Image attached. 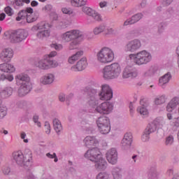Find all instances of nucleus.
Segmentation results:
<instances>
[{
  "label": "nucleus",
  "mask_w": 179,
  "mask_h": 179,
  "mask_svg": "<svg viewBox=\"0 0 179 179\" xmlns=\"http://www.w3.org/2000/svg\"><path fill=\"white\" fill-rule=\"evenodd\" d=\"M17 85H21L18 90V94L20 97L26 96L31 90V82L30 77L24 73H20L15 76Z\"/></svg>",
  "instance_id": "obj_1"
},
{
  "label": "nucleus",
  "mask_w": 179,
  "mask_h": 179,
  "mask_svg": "<svg viewBox=\"0 0 179 179\" xmlns=\"http://www.w3.org/2000/svg\"><path fill=\"white\" fill-rule=\"evenodd\" d=\"M101 73L103 79L106 80L115 79L121 75V66L118 63H113L103 67Z\"/></svg>",
  "instance_id": "obj_2"
},
{
  "label": "nucleus",
  "mask_w": 179,
  "mask_h": 179,
  "mask_svg": "<svg viewBox=\"0 0 179 179\" xmlns=\"http://www.w3.org/2000/svg\"><path fill=\"white\" fill-rule=\"evenodd\" d=\"M114 58H115L114 51L108 47L102 48L96 53V59L99 64H110L114 61Z\"/></svg>",
  "instance_id": "obj_3"
},
{
  "label": "nucleus",
  "mask_w": 179,
  "mask_h": 179,
  "mask_svg": "<svg viewBox=\"0 0 179 179\" xmlns=\"http://www.w3.org/2000/svg\"><path fill=\"white\" fill-rule=\"evenodd\" d=\"M97 104H99V101H96L94 96H91L87 103V106L90 107V108H96V111H97V113H101V111L110 113V111L113 110V104L110 103V102L102 103L98 107Z\"/></svg>",
  "instance_id": "obj_4"
},
{
  "label": "nucleus",
  "mask_w": 179,
  "mask_h": 179,
  "mask_svg": "<svg viewBox=\"0 0 179 179\" xmlns=\"http://www.w3.org/2000/svg\"><path fill=\"white\" fill-rule=\"evenodd\" d=\"M129 58L133 59L134 62L136 64V65H145V64L150 62L152 55H150V53L148 51L143 50L136 55H130Z\"/></svg>",
  "instance_id": "obj_5"
},
{
  "label": "nucleus",
  "mask_w": 179,
  "mask_h": 179,
  "mask_svg": "<svg viewBox=\"0 0 179 179\" xmlns=\"http://www.w3.org/2000/svg\"><path fill=\"white\" fill-rule=\"evenodd\" d=\"M96 125L100 134L107 135L111 131V122L110 119L106 116H101L96 120Z\"/></svg>",
  "instance_id": "obj_6"
},
{
  "label": "nucleus",
  "mask_w": 179,
  "mask_h": 179,
  "mask_svg": "<svg viewBox=\"0 0 179 179\" xmlns=\"http://www.w3.org/2000/svg\"><path fill=\"white\" fill-rule=\"evenodd\" d=\"M28 155H24L21 150L15 151L13 152V159L20 166H25L26 163L31 162V151H28Z\"/></svg>",
  "instance_id": "obj_7"
},
{
  "label": "nucleus",
  "mask_w": 179,
  "mask_h": 179,
  "mask_svg": "<svg viewBox=\"0 0 179 179\" xmlns=\"http://www.w3.org/2000/svg\"><path fill=\"white\" fill-rule=\"evenodd\" d=\"M58 65L59 64L57 62L50 60L49 58H43L35 62V66L43 71L51 69V68H57Z\"/></svg>",
  "instance_id": "obj_8"
},
{
  "label": "nucleus",
  "mask_w": 179,
  "mask_h": 179,
  "mask_svg": "<svg viewBox=\"0 0 179 179\" xmlns=\"http://www.w3.org/2000/svg\"><path fill=\"white\" fill-rule=\"evenodd\" d=\"M29 34L24 29H17L12 32L10 35L11 43H21L23 40H26Z\"/></svg>",
  "instance_id": "obj_9"
},
{
  "label": "nucleus",
  "mask_w": 179,
  "mask_h": 179,
  "mask_svg": "<svg viewBox=\"0 0 179 179\" xmlns=\"http://www.w3.org/2000/svg\"><path fill=\"white\" fill-rule=\"evenodd\" d=\"M82 37V33L78 29H72L71 31H66L62 35V40L64 43H69L75 38H80Z\"/></svg>",
  "instance_id": "obj_10"
},
{
  "label": "nucleus",
  "mask_w": 179,
  "mask_h": 179,
  "mask_svg": "<svg viewBox=\"0 0 179 179\" xmlns=\"http://www.w3.org/2000/svg\"><path fill=\"white\" fill-rule=\"evenodd\" d=\"M84 157L85 159L94 162L96 160L101 159V157H103V155L98 148H94L88 150L84 155Z\"/></svg>",
  "instance_id": "obj_11"
},
{
  "label": "nucleus",
  "mask_w": 179,
  "mask_h": 179,
  "mask_svg": "<svg viewBox=\"0 0 179 179\" xmlns=\"http://www.w3.org/2000/svg\"><path fill=\"white\" fill-rule=\"evenodd\" d=\"M38 32L36 34V36L40 40H44L47 37H50V24L42 23L41 25H38Z\"/></svg>",
  "instance_id": "obj_12"
},
{
  "label": "nucleus",
  "mask_w": 179,
  "mask_h": 179,
  "mask_svg": "<svg viewBox=\"0 0 179 179\" xmlns=\"http://www.w3.org/2000/svg\"><path fill=\"white\" fill-rule=\"evenodd\" d=\"M100 100L108 101L113 99V90L107 85H102V90L99 94Z\"/></svg>",
  "instance_id": "obj_13"
},
{
  "label": "nucleus",
  "mask_w": 179,
  "mask_h": 179,
  "mask_svg": "<svg viewBox=\"0 0 179 179\" xmlns=\"http://www.w3.org/2000/svg\"><path fill=\"white\" fill-rule=\"evenodd\" d=\"M12 58H13V50L12 48H4L1 51L0 54V59L3 61V62H8Z\"/></svg>",
  "instance_id": "obj_14"
},
{
  "label": "nucleus",
  "mask_w": 179,
  "mask_h": 179,
  "mask_svg": "<svg viewBox=\"0 0 179 179\" xmlns=\"http://www.w3.org/2000/svg\"><path fill=\"white\" fill-rule=\"evenodd\" d=\"M82 10L84 13L88 15V16H91L96 22L101 20V15L90 7H83Z\"/></svg>",
  "instance_id": "obj_15"
},
{
  "label": "nucleus",
  "mask_w": 179,
  "mask_h": 179,
  "mask_svg": "<svg viewBox=\"0 0 179 179\" xmlns=\"http://www.w3.org/2000/svg\"><path fill=\"white\" fill-rule=\"evenodd\" d=\"M106 159L110 164H115L118 159V153L115 148L109 150L106 153Z\"/></svg>",
  "instance_id": "obj_16"
},
{
  "label": "nucleus",
  "mask_w": 179,
  "mask_h": 179,
  "mask_svg": "<svg viewBox=\"0 0 179 179\" xmlns=\"http://www.w3.org/2000/svg\"><path fill=\"white\" fill-rule=\"evenodd\" d=\"M86 66H87V59H86V57H83L77 62L76 65L71 67V71L73 72H78L86 69Z\"/></svg>",
  "instance_id": "obj_17"
},
{
  "label": "nucleus",
  "mask_w": 179,
  "mask_h": 179,
  "mask_svg": "<svg viewBox=\"0 0 179 179\" xmlns=\"http://www.w3.org/2000/svg\"><path fill=\"white\" fill-rule=\"evenodd\" d=\"M141 48V41L138 39L133 40L129 41L125 46V51H130L131 52H134V51H136Z\"/></svg>",
  "instance_id": "obj_18"
},
{
  "label": "nucleus",
  "mask_w": 179,
  "mask_h": 179,
  "mask_svg": "<svg viewBox=\"0 0 179 179\" xmlns=\"http://www.w3.org/2000/svg\"><path fill=\"white\" fill-rule=\"evenodd\" d=\"M55 80V76L52 73H48L40 79V83L41 85H51V83H54Z\"/></svg>",
  "instance_id": "obj_19"
},
{
  "label": "nucleus",
  "mask_w": 179,
  "mask_h": 179,
  "mask_svg": "<svg viewBox=\"0 0 179 179\" xmlns=\"http://www.w3.org/2000/svg\"><path fill=\"white\" fill-rule=\"evenodd\" d=\"M84 143L87 148H90L92 146H99V140H97V138H96L94 136H87L84 139Z\"/></svg>",
  "instance_id": "obj_20"
},
{
  "label": "nucleus",
  "mask_w": 179,
  "mask_h": 179,
  "mask_svg": "<svg viewBox=\"0 0 179 179\" xmlns=\"http://www.w3.org/2000/svg\"><path fill=\"white\" fill-rule=\"evenodd\" d=\"M179 104V98L177 96L173 97L168 103L166 106V110L168 113H173L176 108H177V106Z\"/></svg>",
  "instance_id": "obj_21"
},
{
  "label": "nucleus",
  "mask_w": 179,
  "mask_h": 179,
  "mask_svg": "<svg viewBox=\"0 0 179 179\" xmlns=\"http://www.w3.org/2000/svg\"><path fill=\"white\" fill-rule=\"evenodd\" d=\"M0 71L6 73H13V72L16 71V69L15 66L11 64L3 63L0 64Z\"/></svg>",
  "instance_id": "obj_22"
},
{
  "label": "nucleus",
  "mask_w": 179,
  "mask_h": 179,
  "mask_svg": "<svg viewBox=\"0 0 179 179\" xmlns=\"http://www.w3.org/2000/svg\"><path fill=\"white\" fill-rule=\"evenodd\" d=\"M132 145V134L126 133L122 140V146L123 148H129Z\"/></svg>",
  "instance_id": "obj_23"
},
{
  "label": "nucleus",
  "mask_w": 179,
  "mask_h": 179,
  "mask_svg": "<svg viewBox=\"0 0 179 179\" xmlns=\"http://www.w3.org/2000/svg\"><path fill=\"white\" fill-rule=\"evenodd\" d=\"M138 76V72L134 69L129 68L124 69L122 74L124 79H128V78H136Z\"/></svg>",
  "instance_id": "obj_24"
},
{
  "label": "nucleus",
  "mask_w": 179,
  "mask_h": 179,
  "mask_svg": "<svg viewBox=\"0 0 179 179\" xmlns=\"http://www.w3.org/2000/svg\"><path fill=\"white\" fill-rule=\"evenodd\" d=\"M94 163L95 164L96 170H106L107 169V162H106V159L103 157L99 159L94 161Z\"/></svg>",
  "instance_id": "obj_25"
},
{
  "label": "nucleus",
  "mask_w": 179,
  "mask_h": 179,
  "mask_svg": "<svg viewBox=\"0 0 179 179\" xmlns=\"http://www.w3.org/2000/svg\"><path fill=\"white\" fill-rule=\"evenodd\" d=\"M142 13H138L131 17V18L127 20L124 22V26H129V24H134L136 22H139L141 18L143 17Z\"/></svg>",
  "instance_id": "obj_26"
},
{
  "label": "nucleus",
  "mask_w": 179,
  "mask_h": 179,
  "mask_svg": "<svg viewBox=\"0 0 179 179\" xmlns=\"http://www.w3.org/2000/svg\"><path fill=\"white\" fill-rule=\"evenodd\" d=\"M148 101L146 99H142L140 100V106L137 108V113H148Z\"/></svg>",
  "instance_id": "obj_27"
},
{
  "label": "nucleus",
  "mask_w": 179,
  "mask_h": 179,
  "mask_svg": "<svg viewBox=\"0 0 179 179\" xmlns=\"http://www.w3.org/2000/svg\"><path fill=\"white\" fill-rule=\"evenodd\" d=\"M83 55V50H79L76 54L71 55L69 57V64H75L80 57Z\"/></svg>",
  "instance_id": "obj_28"
},
{
  "label": "nucleus",
  "mask_w": 179,
  "mask_h": 179,
  "mask_svg": "<svg viewBox=\"0 0 179 179\" xmlns=\"http://www.w3.org/2000/svg\"><path fill=\"white\" fill-rule=\"evenodd\" d=\"M67 1L70 2L71 6L80 8V6H85L86 5L87 0H67Z\"/></svg>",
  "instance_id": "obj_29"
},
{
  "label": "nucleus",
  "mask_w": 179,
  "mask_h": 179,
  "mask_svg": "<svg viewBox=\"0 0 179 179\" xmlns=\"http://www.w3.org/2000/svg\"><path fill=\"white\" fill-rule=\"evenodd\" d=\"M171 79V74H170V73H167L159 78V86H163L164 85H166V83H169Z\"/></svg>",
  "instance_id": "obj_30"
},
{
  "label": "nucleus",
  "mask_w": 179,
  "mask_h": 179,
  "mask_svg": "<svg viewBox=\"0 0 179 179\" xmlns=\"http://www.w3.org/2000/svg\"><path fill=\"white\" fill-rule=\"evenodd\" d=\"M176 117V113H174L167 114V117L169 120H173V122H172V125L173 127H176L177 128H178V127H179V117Z\"/></svg>",
  "instance_id": "obj_31"
},
{
  "label": "nucleus",
  "mask_w": 179,
  "mask_h": 179,
  "mask_svg": "<svg viewBox=\"0 0 179 179\" xmlns=\"http://www.w3.org/2000/svg\"><path fill=\"white\" fill-rule=\"evenodd\" d=\"M53 127L56 132H61V131H62V124L59 120L57 118L53 120Z\"/></svg>",
  "instance_id": "obj_32"
},
{
  "label": "nucleus",
  "mask_w": 179,
  "mask_h": 179,
  "mask_svg": "<svg viewBox=\"0 0 179 179\" xmlns=\"http://www.w3.org/2000/svg\"><path fill=\"white\" fill-rule=\"evenodd\" d=\"M12 93H13V89L12 87H6L3 90H2V97L4 99L10 97V96H12Z\"/></svg>",
  "instance_id": "obj_33"
},
{
  "label": "nucleus",
  "mask_w": 179,
  "mask_h": 179,
  "mask_svg": "<svg viewBox=\"0 0 179 179\" xmlns=\"http://www.w3.org/2000/svg\"><path fill=\"white\" fill-rule=\"evenodd\" d=\"M106 31V25H100L99 27H96L93 29V33L95 36H99V34H101V33H104Z\"/></svg>",
  "instance_id": "obj_34"
},
{
  "label": "nucleus",
  "mask_w": 179,
  "mask_h": 179,
  "mask_svg": "<svg viewBox=\"0 0 179 179\" xmlns=\"http://www.w3.org/2000/svg\"><path fill=\"white\" fill-rule=\"evenodd\" d=\"M80 44V41L79 38H74L69 43V50H76L78 48V45Z\"/></svg>",
  "instance_id": "obj_35"
},
{
  "label": "nucleus",
  "mask_w": 179,
  "mask_h": 179,
  "mask_svg": "<svg viewBox=\"0 0 179 179\" xmlns=\"http://www.w3.org/2000/svg\"><path fill=\"white\" fill-rule=\"evenodd\" d=\"M156 129H157V128L156 127V124L153 122L152 123H150L148 125L145 131L148 132V134H152V132H155Z\"/></svg>",
  "instance_id": "obj_36"
},
{
  "label": "nucleus",
  "mask_w": 179,
  "mask_h": 179,
  "mask_svg": "<svg viewBox=\"0 0 179 179\" xmlns=\"http://www.w3.org/2000/svg\"><path fill=\"white\" fill-rule=\"evenodd\" d=\"M27 15L28 14L26 13V11H24V10H22L18 13L17 16L15 18V20H17V22H20V20L26 19V17H27Z\"/></svg>",
  "instance_id": "obj_37"
},
{
  "label": "nucleus",
  "mask_w": 179,
  "mask_h": 179,
  "mask_svg": "<svg viewBox=\"0 0 179 179\" xmlns=\"http://www.w3.org/2000/svg\"><path fill=\"white\" fill-rule=\"evenodd\" d=\"M153 122L155 124L156 128L162 129L166 125V122L162 119H156Z\"/></svg>",
  "instance_id": "obj_38"
},
{
  "label": "nucleus",
  "mask_w": 179,
  "mask_h": 179,
  "mask_svg": "<svg viewBox=\"0 0 179 179\" xmlns=\"http://www.w3.org/2000/svg\"><path fill=\"white\" fill-rule=\"evenodd\" d=\"M103 33L106 36H113V34H116L117 31L113 27H108L106 28Z\"/></svg>",
  "instance_id": "obj_39"
},
{
  "label": "nucleus",
  "mask_w": 179,
  "mask_h": 179,
  "mask_svg": "<svg viewBox=\"0 0 179 179\" xmlns=\"http://www.w3.org/2000/svg\"><path fill=\"white\" fill-rule=\"evenodd\" d=\"M164 103H166V96H164V95L158 96L155 100V103L157 104V106L163 104Z\"/></svg>",
  "instance_id": "obj_40"
},
{
  "label": "nucleus",
  "mask_w": 179,
  "mask_h": 179,
  "mask_svg": "<svg viewBox=\"0 0 179 179\" xmlns=\"http://www.w3.org/2000/svg\"><path fill=\"white\" fill-rule=\"evenodd\" d=\"M37 20V15L36 14H28L27 15V23H33Z\"/></svg>",
  "instance_id": "obj_41"
},
{
  "label": "nucleus",
  "mask_w": 179,
  "mask_h": 179,
  "mask_svg": "<svg viewBox=\"0 0 179 179\" xmlns=\"http://www.w3.org/2000/svg\"><path fill=\"white\" fill-rule=\"evenodd\" d=\"M96 179H110V175L106 172H101L96 176Z\"/></svg>",
  "instance_id": "obj_42"
},
{
  "label": "nucleus",
  "mask_w": 179,
  "mask_h": 179,
  "mask_svg": "<svg viewBox=\"0 0 179 179\" xmlns=\"http://www.w3.org/2000/svg\"><path fill=\"white\" fill-rule=\"evenodd\" d=\"M62 12L64 15H73V10L72 8H69V7H63L62 8Z\"/></svg>",
  "instance_id": "obj_43"
},
{
  "label": "nucleus",
  "mask_w": 179,
  "mask_h": 179,
  "mask_svg": "<svg viewBox=\"0 0 179 179\" xmlns=\"http://www.w3.org/2000/svg\"><path fill=\"white\" fill-rule=\"evenodd\" d=\"M4 12L8 15V16H13V8L10 6H7L4 8Z\"/></svg>",
  "instance_id": "obj_44"
},
{
  "label": "nucleus",
  "mask_w": 179,
  "mask_h": 179,
  "mask_svg": "<svg viewBox=\"0 0 179 179\" xmlns=\"http://www.w3.org/2000/svg\"><path fill=\"white\" fill-rule=\"evenodd\" d=\"M113 176L114 179H121V175H120V169H117L113 171Z\"/></svg>",
  "instance_id": "obj_45"
},
{
  "label": "nucleus",
  "mask_w": 179,
  "mask_h": 179,
  "mask_svg": "<svg viewBox=\"0 0 179 179\" xmlns=\"http://www.w3.org/2000/svg\"><path fill=\"white\" fill-rule=\"evenodd\" d=\"M173 142H174V137L173 136H169L166 138L165 145H172Z\"/></svg>",
  "instance_id": "obj_46"
},
{
  "label": "nucleus",
  "mask_w": 179,
  "mask_h": 179,
  "mask_svg": "<svg viewBox=\"0 0 179 179\" xmlns=\"http://www.w3.org/2000/svg\"><path fill=\"white\" fill-rule=\"evenodd\" d=\"M44 127L45 134H50V132H51V125L50 124V122H45Z\"/></svg>",
  "instance_id": "obj_47"
},
{
  "label": "nucleus",
  "mask_w": 179,
  "mask_h": 179,
  "mask_svg": "<svg viewBox=\"0 0 179 179\" xmlns=\"http://www.w3.org/2000/svg\"><path fill=\"white\" fill-rule=\"evenodd\" d=\"M50 46L52 48H55L57 51H59L64 48L62 45L57 43H52Z\"/></svg>",
  "instance_id": "obj_48"
},
{
  "label": "nucleus",
  "mask_w": 179,
  "mask_h": 179,
  "mask_svg": "<svg viewBox=\"0 0 179 179\" xmlns=\"http://www.w3.org/2000/svg\"><path fill=\"white\" fill-rule=\"evenodd\" d=\"M8 108L5 105H2V99H0V113H6Z\"/></svg>",
  "instance_id": "obj_49"
},
{
  "label": "nucleus",
  "mask_w": 179,
  "mask_h": 179,
  "mask_svg": "<svg viewBox=\"0 0 179 179\" xmlns=\"http://www.w3.org/2000/svg\"><path fill=\"white\" fill-rule=\"evenodd\" d=\"M149 135L150 134L145 130L144 134H143L141 138L143 142H146V141H149Z\"/></svg>",
  "instance_id": "obj_50"
},
{
  "label": "nucleus",
  "mask_w": 179,
  "mask_h": 179,
  "mask_svg": "<svg viewBox=\"0 0 179 179\" xmlns=\"http://www.w3.org/2000/svg\"><path fill=\"white\" fill-rule=\"evenodd\" d=\"M33 121L34 122H35V124H36L37 127H38L39 128H41V122H38V116L37 115L34 116Z\"/></svg>",
  "instance_id": "obj_51"
},
{
  "label": "nucleus",
  "mask_w": 179,
  "mask_h": 179,
  "mask_svg": "<svg viewBox=\"0 0 179 179\" xmlns=\"http://www.w3.org/2000/svg\"><path fill=\"white\" fill-rule=\"evenodd\" d=\"M26 136H27L26 133L22 131L20 134V138H21V139H23V142H24V143H29V139L25 138Z\"/></svg>",
  "instance_id": "obj_52"
},
{
  "label": "nucleus",
  "mask_w": 179,
  "mask_h": 179,
  "mask_svg": "<svg viewBox=\"0 0 179 179\" xmlns=\"http://www.w3.org/2000/svg\"><path fill=\"white\" fill-rule=\"evenodd\" d=\"M4 79H6L8 80V82H13V75H8V76H3Z\"/></svg>",
  "instance_id": "obj_53"
},
{
  "label": "nucleus",
  "mask_w": 179,
  "mask_h": 179,
  "mask_svg": "<svg viewBox=\"0 0 179 179\" xmlns=\"http://www.w3.org/2000/svg\"><path fill=\"white\" fill-rule=\"evenodd\" d=\"M17 6H23V0H15L14 1Z\"/></svg>",
  "instance_id": "obj_54"
},
{
  "label": "nucleus",
  "mask_w": 179,
  "mask_h": 179,
  "mask_svg": "<svg viewBox=\"0 0 179 179\" xmlns=\"http://www.w3.org/2000/svg\"><path fill=\"white\" fill-rule=\"evenodd\" d=\"M26 13H29V15H33L34 10L31 7H28L26 8V10H24Z\"/></svg>",
  "instance_id": "obj_55"
},
{
  "label": "nucleus",
  "mask_w": 179,
  "mask_h": 179,
  "mask_svg": "<svg viewBox=\"0 0 179 179\" xmlns=\"http://www.w3.org/2000/svg\"><path fill=\"white\" fill-rule=\"evenodd\" d=\"M3 174L8 175L9 174V173H10V169H9L8 167H6L3 169Z\"/></svg>",
  "instance_id": "obj_56"
},
{
  "label": "nucleus",
  "mask_w": 179,
  "mask_h": 179,
  "mask_svg": "<svg viewBox=\"0 0 179 179\" xmlns=\"http://www.w3.org/2000/svg\"><path fill=\"white\" fill-rule=\"evenodd\" d=\"M99 6H100V8H106V6H107V1H101L99 3Z\"/></svg>",
  "instance_id": "obj_57"
},
{
  "label": "nucleus",
  "mask_w": 179,
  "mask_h": 179,
  "mask_svg": "<svg viewBox=\"0 0 179 179\" xmlns=\"http://www.w3.org/2000/svg\"><path fill=\"white\" fill-rule=\"evenodd\" d=\"M173 2V0H163V3L165 6L170 5Z\"/></svg>",
  "instance_id": "obj_58"
},
{
  "label": "nucleus",
  "mask_w": 179,
  "mask_h": 179,
  "mask_svg": "<svg viewBox=\"0 0 179 179\" xmlns=\"http://www.w3.org/2000/svg\"><path fill=\"white\" fill-rule=\"evenodd\" d=\"M57 55V52L52 51L48 55V57L46 58H53V57H55Z\"/></svg>",
  "instance_id": "obj_59"
},
{
  "label": "nucleus",
  "mask_w": 179,
  "mask_h": 179,
  "mask_svg": "<svg viewBox=\"0 0 179 179\" xmlns=\"http://www.w3.org/2000/svg\"><path fill=\"white\" fill-rule=\"evenodd\" d=\"M47 157H49V159H54V157H57V154L53 153L51 155L50 153H47L46 154Z\"/></svg>",
  "instance_id": "obj_60"
},
{
  "label": "nucleus",
  "mask_w": 179,
  "mask_h": 179,
  "mask_svg": "<svg viewBox=\"0 0 179 179\" xmlns=\"http://www.w3.org/2000/svg\"><path fill=\"white\" fill-rule=\"evenodd\" d=\"M59 101H65V95L64 94H61L59 96Z\"/></svg>",
  "instance_id": "obj_61"
},
{
  "label": "nucleus",
  "mask_w": 179,
  "mask_h": 179,
  "mask_svg": "<svg viewBox=\"0 0 179 179\" xmlns=\"http://www.w3.org/2000/svg\"><path fill=\"white\" fill-rule=\"evenodd\" d=\"M5 17H6V15L3 13L0 14V22L5 20Z\"/></svg>",
  "instance_id": "obj_62"
},
{
  "label": "nucleus",
  "mask_w": 179,
  "mask_h": 179,
  "mask_svg": "<svg viewBox=\"0 0 179 179\" xmlns=\"http://www.w3.org/2000/svg\"><path fill=\"white\" fill-rule=\"evenodd\" d=\"M31 6L32 7H36V6H38V2H37L36 1H32L31 2Z\"/></svg>",
  "instance_id": "obj_63"
},
{
  "label": "nucleus",
  "mask_w": 179,
  "mask_h": 179,
  "mask_svg": "<svg viewBox=\"0 0 179 179\" xmlns=\"http://www.w3.org/2000/svg\"><path fill=\"white\" fill-rule=\"evenodd\" d=\"M24 179H34V176L32 174H30L29 176L24 178Z\"/></svg>",
  "instance_id": "obj_64"
}]
</instances>
